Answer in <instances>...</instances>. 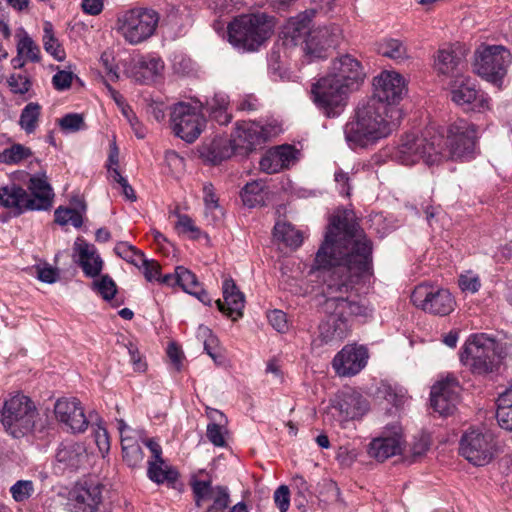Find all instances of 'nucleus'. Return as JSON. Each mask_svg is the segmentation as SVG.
<instances>
[{
  "label": "nucleus",
  "mask_w": 512,
  "mask_h": 512,
  "mask_svg": "<svg viewBox=\"0 0 512 512\" xmlns=\"http://www.w3.org/2000/svg\"><path fill=\"white\" fill-rule=\"evenodd\" d=\"M372 251V242L356 220L347 213L333 216L315 256V269L320 273L322 294L326 297L325 311H336L344 317L371 316L368 305L344 295L372 269Z\"/></svg>",
  "instance_id": "f257e3e1"
},
{
  "label": "nucleus",
  "mask_w": 512,
  "mask_h": 512,
  "mask_svg": "<svg viewBox=\"0 0 512 512\" xmlns=\"http://www.w3.org/2000/svg\"><path fill=\"white\" fill-rule=\"evenodd\" d=\"M361 62L350 54L331 61L328 73L312 86L314 102L329 117H337L347 105L350 93L359 89L365 79Z\"/></svg>",
  "instance_id": "f03ea898"
},
{
  "label": "nucleus",
  "mask_w": 512,
  "mask_h": 512,
  "mask_svg": "<svg viewBox=\"0 0 512 512\" xmlns=\"http://www.w3.org/2000/svg\"><path fill=\"white\" fill-rule=\"evenodd\" d=\"M400 110L378 99L358 103L344 126V136L351 149L368 148L387 138L398 127Z\"/></svg>",
  "instance_id": "7ed1b4c3"
},
{
  "label": "nucleus",
  "mask_w": 512,
  "mask_h": 512,
  "mask_svg": "<svg viewBox=\"0 0 512 512\" xmlns=\"http://www.w3.org/2000/svg\"><path fill=\"white\" fill-rule=\"evenodd\" d=\"M28 193L16 184L0 188V203L3 207L11 209L15 215L26 210H48L52 206L53 189L44 173L30 177Z\"/></svg>",
  "instance_id": "20e7f679"
},
{
  "label": "nucleus",
  "mask_w": 512,
  "mask_h": 512,
  "mask_svg": "<svg viewBox=\"0 0 512 512\" xmlns=\"http://www.w3.org/2000/svg\"><path fill=\"white\" fill-rule=\"evenodd\" d=\"M443 133L435 126H428L421 136L406 134L396 147L393 158L403 165H413L420 160L427 165L438 164L443 158Z\"/></svg>",
  "instance_id": "39448f33"
},
{
  "label": "nucleus",
  "mask_w": 512,
  "mask_h": 512,
  "mask_svg": "<svg viewBox=\"0 0 512 512\" xmlns=\"http://www.w3.org/2000/svg\"><path fill=\"white\" fill-rule=\"evenodd\" d=\"M274 18L265 13L241 15L228 25V40L247 51L257 50L272 34Z\"/></svg>",
  "instance_id": "423d86ee"
},
{
  "label": "nucleus",
  "mask_w": 512,
  "mask_h": 512,
  "mask_svg": "<svg viewBox=\"0 0 512 512\" xmlns=\"http://www.w3.org/2000/svg\"><path fill=\"white\" fill-rule=\"evenodd\" d=\"M269 131L256 122L242 121L237 123L229 140H218L212 143L214 161L230 158L234 153L247 154L264 144Z\"/></svg>",
  "instance_id": "0eeeda50"
},
{
  "label": "nucleus",
  "mask_w": 512,
  "mask_h": 512,
  "mask_svg": "<svg viewBox=\"0 0 512 512\" xmlns=\"http://www.w3.org/2000/svg\"><path fill=\"white\" fill-rule=\"evenodd\" d=\"M37 417L38 411L34 402L23 394L6 399L0 410V422L4 430L16 439L34 430Z\"/></svg>",
  "instance_id": "6e6552de"
},
{
  "label": "nucleus",
  "mask_w": 512,
  "mask_h": 512,
  "mask_svg": "<svg viewBox=\"0 0 512 512\" xmlns=\"http://www.w3.org/2000/svg\"><path fill=\"white\" fill-rule=\"evenodd\" d=\"M159 14L152 8L134 7L117 15L115 29L130 45H138L155 34Z\"/></svg>",
  "instance_id": "1a4fd4ad"
},
{
  "label": "nucleus",
  "mask_w": 512,
  "mask_h": 512,
  "mask_svg": "<svg viewBox=\"0 0 512 512\" xmlns=\"http://www.w3.org/2000/svg\"><path fill=\"white\" fill-rule=\"evenodd\" d=\"M496 350L494 339L485 334L473 335L465 343L460 359L473 374L486 375L494 372L499 365Z\"/></svg>",
  "instance_id": "9d476101"
},
{
  "label": "nucleus",
  "mask_w": 512,
  "mask_h": 512,
  "mask_svg": "<svg viewBox=\"0 0 512 512\" xmlns=\"http://www.w3.org/2000/svg\"><path fill=\"white\" fill-rule=\"evenodd\" d=\"M477 127L464 119L449 125L446 139L443 137V159L467 160L474 157Z\"/></svg>",
  "instance_id": "9b49d317"
},
{
  "label": "nucleus",
  "mask_w": 512,
  "mask_h": 512,
  "mask_svg": "<svg viewBox=\"0 0 512 512\" xmlns=\"http://www.w3.org/2000/svg\"><path fill=\"white\" fill-rule=\"evenodd\" d=\"M411 302L422 311L438 316L450 314L455 307V300L449 290L429 284L417 285L412 294Z\"/></svg>",
  "instance_id": "f8f14e48"
},
{
  "label": "nucleus",
  "mask_w": 512,
  "mask_h": 512,
  "mask_svg": "<svg viewBox=\"0 0 512 512\" xmlns=\"http://www.w3.org/2000/svg\"><path fill=\"white\" fill-rule=\"evenodd\" d=\"M170 125L175 136L187 143H193L200 136L205 119L196 107L179 102L171 109Z\"/></svg>",
  "instance_id": "ddd939ff"
},
{
  "label": "nucleus",
  "mask_w": 512,
  "mask_h": 512,
  "mask_svg": "<svg viewBox=\"0 0 512 512\" xmlns=\"http://www.w3.org/2000/svg\"><path fill=\"white\" fill-rule=\"evenodd\" d=\"M512 56L504 46H487L476 52L474 70L487 81L496 83L507 72Z\"/></svg>",
  "instance_id": "4468645a"
},
{
  "label": "nucleus",
  "mask_w": 512,
  "mask_h": 512,
  "mask_svg": "<svg viewBox=\"0 0 512 512\" xmlns=\"http://www.w3.org/2000/svg\"><path fill=\"white\" fill-rule=\"evenodd\" d=\"M107 492L98 480L79 481L68 494V506L73 512H98Z\"/></svg>",
  "instance_id": "2eb2a0df"
},
{
  "label": "nucleus",
  "mask_w": 512,
  "mask_h": 512,
  "mask_svg": "<svg viewBox=\"0 0 512 512\" xmlns=\"http://www.w3.org/2000/svg\"><path fill=\"white\" fill-rule=\"evenodd\" d=\"M459 451L473 465L484 466L494 455L493 437L476 429L469 430L461 437Z\"/></svg>",
  "instance_id": "dca6fc26"
},
{
  "label": "nucleus",
  "mask_w": 512,
  "mask_h": 512,
  "mask_svg": "<svg viewBox=\"0 0 512 512\" xmlns=\"http://www.w3.org/2000/svg\"><path fill=\"white\" fill-rule=\"evenodd\" d=\"M341 39V29L336 24L318 27L309 32L303 50L310 61L326 57L328 49L335 47Z\"/></svg>",
  "instance_id": "f3484780"
},
{
  "label": "nucleus",
  "mask_w": 512,
  "mask_h": 512,
  "mask_svg": "<svg viewBox=\"0 0 512 512\" xmlns=\"http://www.w3.org/2000/svg\"><path fill=\"white\" fill-rule=\"evenodd\" d=\"M374 94L369 99L379 101L393 106L398 103L406 92L404 78L394 71H383L373 81Z\"/></svg>",
  "instance_id": "a211bd4d"
},
{
  "label": "nucleus",
  "mask_w": 512,
  "mask_h": 512,
  "mask_svg": "<svg viewBox=\"0 0 512 512\" xmlns=\"http://www.w3.org/2000/svg\"><path fill=\"white\" fill-rule=\"evenodd\" d=\"M54 414L58 422L72 433L84 432L89 424L84 408L77 398H61L54 405Z\"/></svg>",
  "instance_id": "6ab92c4d"
},
{
  "label": "nucleus",
  "mask_w": 512,
  "mask_h": 512,
  "mask_svg": "<svg viewBox=\"0 0 512 512\" xmlns=\"http://www.w3.org/2000/svg\"><path fill=\"white\" fill-rule=\"evenodd\" d=\"M368 357L364 346L349 344L335 355L332 365L339 376H353L366 366Z\"/></svg>",
  "instance_id": "aec40b11"
},
{
  "label": "nucleus",
  "mask_w": 512,
  "mask_h": 512,
  "mask_svg": "<svg viewBox=\"0 0 512 512\" xmlns=\"http://www.w3.org/2000/svg\"><path fill=\"white\" fill-rule=\"evenodd\" d=\"M120 434L122 459L130 468H140L144 461V453L139 444L142 433L128 426L124 420L117 421Z\"/></svg>",
  "instance_id": "412c9836"
},
{
  "label": "nucleus",
  "mask_w": 512,
  "mask_h": 512,
  "mask_svg": "<svg viewBox=\"0 0 512 512\" xmlns=\"http://www.w3.org/2000/svg\"><path fill=\"white\" fill-rule=\"evenodd\" d=\"M223 301L216 300L220 312L237 321L243 316L245 295L239 290L232 278H226L222 284Z\"/></svg>",
  "instance_id": "4be33fe9"
},
{
  "label": "nucleus",
  "mask_w": 512,
  "mask_h": 512,
  "mask_svg": "<svg viewBox=\"0 0 512 512\" xmlns=\"http://www.w3.org/2000/svg\"><path fill=\"white\" fill-rule=\"evenodd\" d=\"M298 150L292 145H281L269 149L260 160V168L268 174H274L289 168L297 161Z\"/></svg>",
  "instance_id": "5701e85b"
},
{
  "label": "nucleus",
  "mask_w": 512,
  "mask_h": 512,
  "mask_svg": "<svg viewBox=\"0 0 512 512\" xmlns=\"http://www.w3.org/2000/svg\"><path fill=\"white\" fill-rule=\"evenodd\" d=\"M86 458V448L82 443L63 441L56 450L55 467L62 472L75 471L81 467Z\"/></svg>",
  "instance_id": "b1692460"
},
{
  "label": "nucleus",
  "mask_w": 512,
  "mask_h": 512,
  "mask_svg": "<svg viewBox=\"0 0 512 512\" xmlns=\"http://www.w3.org/2000/svg\"><path fill=\"white\" fill-rule=\"evenodd\" d=\"M73 249L78 257L75 262L82 268L85 276L90 278L99 276L103 268V260L95 246L78 237Z\"/></svg>",
  "instance_id": "393cba45"
},
{
  "label": "nucleus",
  "mask_w": 512,
  "mask_h": 512,
  "mask_svg": "<svg viewBox=\"0 0 512 512\" xmlns=\"http://www.w3.org/2000/svg\"><path fill=\"white\" fill-rule=\"evenodd\" d=\"M313 15L314 10H310L290 18L281 32L284 41L291 45L304 44V40L312 30L310 29V22Z\"/></svg>",
  "instance_id": "a878e982"
},
{
  "label": "nucleus",
  "mask_w": 512,
  "mask_h": 512,
  "mask_svg": "<svg viewBox=\"0 0 512 512\" xmlns=\"http://www.w3.org/2000/svg\"><path fill=\"white\" fill-rule=\"evenodd\" d=\"M329 314L327 320L323 321L319 326V337L322 342L330 343L332 341L343 340L349 332V324L347 317L336 311H325Z\"/></svg>",
  "instance_id": "bb28decb"
},
{
  "label": "nucleus",
  "mask_w": 512,
  "mask_h": 512,
  "mask_svg": "<svg viewBox=\"0 0 512 512\" xmlns=\"http://www.w3.org/2000/svg\"><path fill=\"white\" fill-rule=\"evenodd\" d=\"M452 100L460 106L468 105L470 110L482 111L488 108V100L484 94L475 88L469 81L461 83L452 90Z\"/></svg>",
  "instance_id": "cd10ccee"
},
{
  "label": "nucleus",
  "mask_w": 512,
  "mask_h": 512,
  "mask_svg": "<svg viewBox=\"0 0 512 512\" xmlns=\"http://www.w3.org/2000/svg\"><path fill=\"white\" fill-rule=\"evenodd\" d=\"M402 444V437L397 433L392 436L375 438L369 444L368 454L377 461L383 462L401 453Z\"/></svg>",
  "instance_id": "c85d7f7f"
},
{
  "label": "nucleus",
  "mask_w": 512,
  "mask_h": 512,
  "mask_svg": "<svg viewBox=\"0 0 512 512\" xmlns=\"http://www.w3.org/2000/svg\"><path fill=\"white\" fill-rule=\"evenodd\" d=\"M342 416L343 420L355 419L368 411V402L357 393L346 394L332 406Z\"/></svg>",
  "instance_id": "c756f323"
},
{
  "label": "nucleus",
  "mask_w": 512,
  "mask_h": 512,
  "mask_svg": "<svg viewBox=\"0 0 512 512\" xmlns=\"http://www.w3.org/2000/svg\"><path fill=\"white\" fill-rule=\"evenodd\" d=\"M463 66L462 57L452 48L440 49L436 59V68L441 74L455 75Z\"/></svg>",
  "instance_id": "7c9ffc66"
},
{
  "label": "nucleus",
  "mask_w": 512,
  "mask_h": 512,
  "mask_svg": "<svg viewBox=\"0 0 512 512\" xmlns=\"http://www.w3.org/2000/svg\"><path fill=\"white\" fill-rule=\"evenodd\" d=\"M273 236L277 241L291 248H298L303 242L302 232L287 222H277L273 229Z\"/></svg>",
  "instance_id": "2f4dec72"
},
{
  "label": "nucleus",
  "mask_w": 512,
  "mask_h": 512,
  "mask_svg": "<svg viewBox=\"0 0 512 512\" xmlns=\"http://www.w3.org/2000/svg\"><path fill=\"white\" fill-rule=\"evenodd\" d=\"M496 418L501 428L512 431V386L499 395Z\"/></svg>",
  "instance_id": "473e14b6"
},
{
  "label": "nucleus",
  "mask_w": 512,
  "mask_h": 512,
  "mask_svg": "<svg viewBox=\"0 0 512 512\" xmlns=\"http://www.w3.org/2000/svg\"><path fill=\"white\" fill-rule=\"evenodd\" d=\"M265 188V183L262 180L247 183L241 191L244 205L249 208L264 205L266 199Z\"/></svg>",
  "instance_id": "72a5a7b5"
},
{
  "label": "nucleus",
  "mask_w": 512,
  "mask_h": 512,
  "mask_svg": "<svg viewBox=\"0 0 512 512\" xmlns=\"http://www.w3.org/2000/svg\"><path fill=\"white\" fill-rule=\"evenodd\" d=\"M204 471H199L198 474H195L190 479V485L194 494L195 503L198 507L201 506V502L210 498L213 493L212 489V480L206 475V478L202 479L199 476L203 475Z\"/></svg>",
  "instance_id": "f704fd0d"
},
{
  "label": "nucleus",
  "mask_w": 512,
  "mask_h": 512,
  "mask_svg": "<svg viewBox=\"0 0 512 512\" xmlns=\"http://www.w3.org/2000/svg\"><path fill=\"white\" fill-rule=\"evenodd\" d=\"M440 388L439 386H432L430 393V402L434 411L438 412L440 415L447 416L454 412L456 405L458 403V398L453 397H445L439 395Z\"/></svg>",
  "instance_id": "c9c22d12"
},
{
  "label": "nucleus",
  "mask_w": 512,
  "mask_h": 512,
  "mask_svg": "<svg viewBox=\"0 0 512 512\" xmlns=\"http://www.w3.org/2000/svg\"><path fill=\"white\" fill-rule=\"evenodd\" d=\"M40 109L41 107L38 103L30 102L22 110L19 122L27 133L35 131L40 116Z\"/></svg>",
  "instance_id": "e433bc0d"
},
{
  "label": "nucleus",
  "mask_w": 512,
  "mask_h": 512,
  "mask_svg": "<svg viewBox=\"0 0 512 512\" xmlns=\"http://www.w3.org/2000/svg\"><path fill=\"white\" fill-rule=\"evenodd\" d=\"M43 31V45L46 52L51 54L57 61H62L65 58V52L54 37L52 24L45 22Z\"/></svg>",
  "instance_id": "4c0bfd02"
},
{
  "label": "nucleus",
  "mask_w": 512,
  "mask_h": 512,
  "mask_svg": "<svg viewBox=\"0 0 512 512\" xmlns=\"http://www.w3.org/2000/svg\"><path fill=\"white\" fill-rule=\"evenodd\" d=\"M31 155L32 152L29 148L21 144H14L0 152V163L17 164Z\"/></svg>",
  "instance_id": "58836bf2"
},
{
  "label": "nucleus",
  "mask_w": 512,
  "mask_h": 512,
  "mask_svg": "<svg viewBox=\"0 0 512 512\" xmlns=\"http://www.w3.org/2000/svg\"><path fill=\"white\" fill-rule=\"evenodd\" d=\"M380 53L396 61L407 58V49L398 39H389L384 41L379 48Z\"/></svg>",
  "instance_id": "ea45409f"
},
{
  "label": "nucleus",
  "mask_w": 512,
  "mask_h": 512,
  "mask_svg": "<svg viewBox=\"0 0 512 512\" xmlns=\"http://www.w3.org/2000/svg\"><path fill=\"white\" fill-rule=\"evenodd\" d=\"M115 253L127 262L140 267V262L145 257L144 253L127 242H119L114 248Z\"/></svg>",
  "instance_id": "a19ab883"
},
{
  "label": "nucleus",
  "mask_w": 512,
  "mask_h": 512,
  "mask_svg": "<svg viewBox=\"0 0 512 512\" xmlns=\"http://www.w3.org/2000/svg\"><path fill=\"white\" fill-rule=\"evenodd\" d=\"M17 52L19 56L32 62L40 60V49L29 36L20 39L17 44Z\"/></svg>",
  "instance_id": "79ce46f5"
},
{
  "label": "nucleus",
  "mask_w": 512,
  "mask_h": 512,
  "mask_svg": "<svg viewBox=\"0 0 512 512\" xmlns=\"http://www.w3.org/2000/svg\"><path fill=\"white\" fill-rule=\"evenodd\" d=\"M10 493L16 502H24L34 493V483L31 480H18L10 487Z\"/></svg>",
  "instance_id": "37998d69"
},
{
  "label": "nucleus",
  "mask_w": 512,
  "mask_h": 512,
  "mask_svg": "<svg viewBox=\"0 0 512 512\" xmlns=\"http://www.w3.org/2000/svg\"><path fill=\"white\" fill-rule=\"evenodd\" d=\"M93 288L107 301L111 300L117 292L116 283L109 275H103L99 280L94 281Z\"/></svg>",
  "instance_id": "c03bdc74"
},
{
  "label": "nucleus",
  "mask_w": 512,
  "mask_h": 512,
  "mask_svg": "<svg viewBox=\"0 0 512 512\" xmlns=\"http://www.w3.org/2000/svg\"><path fill=\"white\" fill-rule=\"evenodd\" d=\"M177 285L189 293L193 288H199V281L193 272L183 266H177Z\"/></svg>",
  "instance_id": "a18cd8bd"
},
{
  "label": "nucleus",
  "mask_w": 512,
  "mask_h": 512,
  "mask_svg": "<svg viewBox=\"0 0 512 512\" xmlns=\"http://www.w3.org/2000/svg\"><path fill=\"white\" fill-rule=\"evenodd\" d=\"M433 386H439V395L445 397L459 398L460 386L454 375H448L444 379L437 381Z\"/></svg>",
  "instance_id": "49530a36"
},
{
  "label": "nucleus",
  "mask_w": 512,
  "mask_h": 512,
  "mask_svg": "<svg viewBox=\"0 0 512 512\" xmlns=\"http://www.w3.org/2000/svg\"><path fill=\"white\" fill-rule=\"evenodd\" d=\"M59 125L67 132H77L85 128L84 118L78 113L66 114L59 120Z\"/></svg>",
  "instance_id": "de8ad7c7"
},
{
  "label": "nucleus",
  "mask_w": 512,
  "mask_h": 512,
  "mask_svg": "<svg viewBox=\"0 0 512 512\" xmlns=\"http://www.w3.org/2000/svg\"><path fill=\"white\" fill-rule=\"evenodd\" d=\"M10 90L15 94H25L29 91L31 82L27 75L21 73L11 74L7 80Z\"/></svg>",
  "instance_id": "09e8293b"
},
{
  "label": "nucleus",
  "mask_w": 512,
  "mask_h": 512,
  "mask_svg": "<svg viewBox=\"0 0 512 512\" xmlns=\"http://www.w3.org/2000/svg\"><path fill=\"white\" fill-rule=\"evenodd\" d=\"M198 336L205 338L204 339V350L213 360H216V358H217L216 348H217L218 340L212 334V331L208 327L201 325L198 328Z\"/></svg>",
  "instance_id": "8fccbe9b"
},
{
  "label": "nucleus",
  "mask_w": 512,
  "mask_h": 512,
  "mask_svg": "<svg viewBox=\"0 0 512 512\" xmlns=\"http://www.w3.org/2000/svg\"><path fill=\"white\" fill-rule=\"evenodd\" d=\"M458 283L463 292L476 293L481 287L479 276L472 272L460 275Z\"/></svg>",
  "instance_id": "3c124183"
},
{
  "label": "nucleus",
  "mask_w": 512,
  "mask_h": 512,
  "mask_svg": "<svg viewBox=\"0 0 512 512\" xmlns=\"http://www.w3.org/2000/svg\"><path fill=\"white\" fill-rule=\"evenodd\" d=\"M274 502L280 512H287L290 506V491L288 486L281 485L274 492Z\"/></svg>",
  "instance_id": "603ef678"
},
{
  "label": "nucleus",
  "mask_w": 512,
  "mask_h": 512,
  "mask_svg": "<svg viewBox=\"0 0 512 512\" xmlns=\"http://www.w3.org/2000/svg\"><path fill=\"white\" fill-rule=\"evenodd\" d=\"M74 74L71 71L59 70L52 77V84L58 91H64L70 88Z\"/></svg>",
  "instance_id": "864d4df0"
},
{
  "label": "nucleus",
  "mask_w": 512,
  "mask_h": 512,
  "mask_svg": "<svg viewBox=\"0 0 512 512\" xmlns=\"http://www.w3.org/2000/svg\"><path fill=\"white\" fill-rule=\"evenodd\" d=\"M162 465L157 462L148 461V476L156 483H163L166 480L172 479L170 477L171 471L163 470Z\"/></svg>",
  "instance_id": "5fc2aeb1"
},
{
  "label": "nucleus",
  "mask_w": 512,
  "mask_h": 512,
  "mask_svg": "<svg viewBox=\"0 0 512 512\" xmlns=\"http://www.w3.org/2000/svg\"><path fill=\"white\" fill-rule=\"evenodd\" d=\"M269 323L272 327L280 332L284 333L288 330L287 315L281 310H273L268 314Z\"/></svg>",
  "instance_id": "6e6d98bb"
},
{
  "label": "nucleus",
  "mask_w": 512,
  "mask_h": 512,
  "mask_svg": "<svg viewBox=\"0 0 512 512\" xmlns=\"http://www.w3.org/2000/svg\"><path fill=\"white\" fill-rule=\"evenodd\" d=\"M206 436L208 440L217 447H223L226 444L222 424L209 423L207 425Z\"/></svg>",
  "instance_id": "4d7b16f0"
},
{
  "label": "nucleus",
  "mask_w": 512,
  "mask_h": 512,
  "mask_svg": "<svg viewBox=\"0 0 512 512\" xmlns=\"http://www.w3.org/2000/svg\"><path fill=\"white\" fill-rule=\"evenodd\" d=\"M140 267L143 268V274L147 281H159L161 267L158 262L154 260H148L145 257L140 262Z\"/></svg>",
  "instance_id": "13d9d810"
},
{
  "label": "nucleus",
  "mask_w": 512,
  "mask_h": 512,
  "mask_svg": "<svg viewBox=\"0 0 512 512\" xmlns=\"http://www.w3.org/2000/svg\"><path fill=\"white\" fill-rule=\"evenodd\" d=\"M334 180L337 185V189L339 194L343 196H350V177L348 173L344 172L343 170H337L334 174Z\"/></svg>",
  "instance_id": "bf43d9fd"
},
{
  "label": "nucleus",
  "mask_w": 512,
  "mask_h": 512,
  "mask_svg": "<svg viewBox=\"0 0 512 512\" xmlns=\"http://www.w3.org/2000/svg\"><path fill=\"white\" fill-rule=\"evenodd\" d=\"M177 226L181 229L182 232L191 233V237L193 239H197L200 236V229L194 225L192 219L187 215L178 216Z\"/></svg>",
  "instance_id": "052dcab7"
},
{
  "label": "nucleus",
  "mask_w": 512,
  "mask_h": 512,
  "mask_svg": "<svg viewBox=\"0 0 512 512\" xmlns=\"http://www.w3.org/2000/svg\"><path fill=\"white\" fill-rule=\"evenodd\" d=\"M230 502L228 489L223 486H217L216 488V496L213 501L212 509L215 510H224L228 507Z\"/></svg>",
  "instance_id": "680f3d73"
},
{
  "label": "nucleus",
  "mask_w": 512,
  "mask_h": 512,
  "mask_svg": "<svg viewBox=\"0 0 512 512\" xmlns=\"http://www.w3.org/2000/svg\"><path fill=\"white\" fill-rule=\"evenodd\" d=\"M226 105H227V102H226L225 98L222 97L221 101L219 103V107L214 108L212 106V108H211V116L220 125H227L231 121V115L227 113Z\"/></svg>",
  "instance_id": "e2e57ef3"
},
{
  "label": "nucleus",
  "mask_w": 512,
  "mask_h": 512,
  "mask_svg": "<svg viewBox=\"0 0 512 512\" xmlns=\"http://www.w3.org/2000/svg\"><path fill=\"white\" fill-rule=\"evenodd\" d=\"M36 269L38 279L44 283L52 284L59 277L58 271L51 266H37Z\"/></svg>",
  "instance_id": "0e129e2a"
},
{
  "label": "nucleus",
  "mask_w": 512,
  "mask_h": 512,
  "mask_svg": "<svg viewBox=\"0 0 512 512\" xmlns=\"http://www.w3.org/2000/svg\"><path fill=\"white\" fill-rule=\"evenodd\" d=\"M203 193H204V203L206 206V209H216L219 207L218 205V198L214 192V187L211 183H207L203 187Z\"/></svg>",
  "instance_id": "69168bd1"
},
{
  "label": "nucleus",
  "mask_w": 512,
  "mask_h": 512,
  "mask_svg": "<svg viewBox=\"0 0 512 512\" xmlns=\"http://www.w3.org/2000/svg\"><path fill=\"white\" fill-rule=\"evenodd\" d=\"M81 7L84 13L96 16L102 12L104 4L102 0H82Z\"/></svg>",
  "instance_id": "338daca9"
},
{
  "label": "nucleus",
  "mask_w": 512,
  "mask_h": 512,
  "mask_svg": "<svg viewBox=\"0 0 512 512\" xmlns=\"http://www.w3.org/2000/svg\"><path fill=\"white\" fill-rule=\"evenodd\" d=\"M292 487L296 490L297 496H310V486L301 475H296L292 479Z\"/></svg>",
  "instance_id": "774afa93"
}]
</instances>
